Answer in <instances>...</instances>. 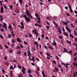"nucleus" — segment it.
<instances>
[{
    "instance_id": "nucleus-19",
    "label": "nucleus",
    "mask_w": 77,
    "mask_h": 77,
    "mask_svg": "<svg viewBox=\"0 0 77 77\" xmlns=\"http://www.w3.org/2000/svg\"><path fill=\"white\" fill-rule=\"evenodd\" d=\"M69 36H70V37L72 38V39H73L74 38V36H73L72 35L70 34Z\"/></svg>"
},
{
    "instance_id": "nucleus-5",
    "label": "nucleus",
    "mask_w": 77,
    "mask_h": 77,
    "mask_svg": "<svg viewBox=\"0 0 77 77\" xmlns=\"http://www.w3.org/2000/svg\"><path fill=\"white\" fill-rule=\"evenodd\" d=\"M58 32H59V33H60V34H61V33H62V31H61L60 30V28H58Z\"/></svg>"
},
{
    "instance_id": "nucleus-40",
    "label": "nucleus",
    "mask_w": 77,
    "mask_h": 77,
    "mask_svg": "<svg viewBox=\"0 0 77 77\" xmlns=\"http://www.w3.org/2000/svg\"><path fill=\"white\" fill-rule=\"evenodd\" d=\"M46 28L48 29H50V26H46Z\"/></svg>"
},
{
    "instance_id": "nucleus-45",
    "label": "nucleus",
    "mask_w": 77,
    "mask_h": 77,
    "mask_svg": "<svg viewBox=\"0 0 77 77\" xmlns=\"http://www.w3.org/2000/svg\"><path fill=\"white\" fill-rule=\"evenodd\" d=\"M48 47L49 48H51V50H53V48L51 46H49Z\"/></svg>"
},
{
    "instance_id": "nucleus-22",
    "label": "nucleus",
    "mask_w": 77,
    "mask_h": 77,
    "mask_svg": "<svg viewBox=\"0 0 77 77\" xmlns=\"http://www.w3.org/2000/svg\"><path fill=\"white\" fill-rule=\"evenodd\" d=\"M54 23L55 25H56V26H59V25L58 24H57L55 22H54Z\"/></svg>"
},
{
    "instance_id": "nucleus-14",
    "label": "nucleus",
    "mask_w": 77,
    "mask_h": 77,
    "mask_svg": "<svg viewBox=\"0 0 77 77\" xmlns=\"http://www.w3.org/2000/svg\"><path fill=\"white\" fill-rule=\"evenodd\" d=\"M55 70H56V71H59V69H58L57 67H55Z\"/></svg>"
},
{
    "instance_id": "nucleus-61",
    "label": "nucleus",
    "mask_w": 77,
    "mask_h": 77,
    "mask_svg": "<svg viewBox=\"0 0 77 77\" xmlns=\"http://www.w3.org/2000/svg\"><path fill=\"white\" fill-rule=\"evenodd\" d=\"M1 31H2V32H3L4 31V30H3V28H2L1 29Z\"/></svg>"
},
{
    "instance_id": "nucleus-18",
    "label": "nucleus",
    "mask_w": 77,
    "mask_h": 77,
    "mask_svg": "<svg viewBox=\"0 0 77 77\" xmlns=\"http://www.w3.org/2000/svg\"><path fill=\"white\" fill-rule=\"evenodd\" d=\"M16 48L17 49H20V48H21L19 46H16Z\"/></svg>"
},
{
    "instance_id": "nucleus-33",
    "label": "nucleus",
    "mask_w": 77,
    "mask_h": 77,
    "mask_svg": "<svg viewBox=\"0 0 77 77\" xmlns=\"http://www.w3.org/2000/svg\"><path fill=\"white\" fill-rule=\"evenodd\" d=\"M71 26H72V27H73V28H74V27H75L74 26V25H73V24H71Z\"/></svg>"
},
{
    "instance_id": "nucleus-44",
    "label": "nucleus",
    "mask_w": 77,
    "mask_h": 77,
    "mask_svg": "<svg viewBox=\"0 0 77 77\" xmlns=\"http://www.w3.org/2000/svg\"><path fill=\"white\" fill-rule=\"evenodd\" d=\"M21 28H22V29H24V25L21 26Z\"/></svg>"
},
{
    "instance_id": "nucleus-1",
    "label": "nucleus",
    "mask_w": 77,
    "mask_h": 77,
    "mask_svg": "<svg viewBox=\"0 0 77 77\" xmlns=\"http://www.w3.org/2000/svg\"><path fill=\"white\" fill-rule=\"evenodd\" d=\"M21 17L23 18H25L26 21L28 22H30V19L29 18L27 17L25 15H21Z\"/></svg>"
},
{
    "instance_id": "nucleus-32",
    "label": "nucleus",
    "mask_w": 77,
    "mask_h": 77,
    "mask_svg": "<svg viewBox=\"0 0 77 77\" xmlns=\"http://www.w3.org/2000/svg\"><path fill=\"white\" fill-rule=\"evenodd\" d=\"M15 11L16 12V13H18V12H19V10H15Z\"/></svg>"
},
{
    "instance_id": "nucleus-58",
    "label": "nucleus",
    "mask_w": 77,
    "mask_h": 77,
    "mask_svg": "<svg viewBox=\"0 0 77 77\" xmlns=\"http://www.w3.org/2000/svg\"><path fill=\"white\" fill-rule=\"evenodd\" d=\"M23 70H26V68H25L23 66L22 67Z\"/></svg>"
},
{
    "instance_id": "nucleus-63",
    "label": "nucleus",
    "mask_w": 77,
    "mask_h": 77,
    "mask_svg": "<svg viewBox=\"0 0 77 77\" xmlns=\"http://www.w3.org/2000/svg\"><path fill=\"white\" fill-rule=\"evenodd\" d=\"M31 65H34L35 66V64L33 63H31Z\"/></svg>"
},
{
    "instance_id": "nucleus-8",
    "label": "nucleus",
    "mask_w": 77,
    "mask_h": 77,
    "mask_svg": "<svg viewBox=\"0 0 77 77\" xmlns=\"http://www.w3.org/2000/svg\"><path fill=\"white\" fill-rule=\"evenodd\" d=\"M27 52L28 53H27V55L28 56H31V54H30V52L28 51H27Z\"/></svg>"
},
{
    "instance_id": "nucleus-2",
    "label": "nucleus",
    "mask_w": 77,
    "mask_h": 77,
    "mask_svg": "<svg viewBox=\"0 0 77 77\" xmlns=\"http://www.w3.org/2000/svg\"><path fill=\"white\" fill-rule=\"evenodd\" d=\"M3 24L4 26H2L3 25L2 24H0V29H1V26H2V27H5V29H6V30H8V29H7V25H6V23H3Z\"/></svg>"
},
{
    "instance_id": "nucleus-36",
    "label": "nucleus",
    "mask_w": 77,
    "mask_h": 77,
    "mask_svg": "<svg viewBox=\"0 0 77 77\" xmlns=\"http://www.w3.org/2000/svg\"><path fill=\"white\" fill-rule=\"evenodd\" d=\"M38 23H39V24H40V23H41V20H38Z\"/></svg>"
},
{
    "instance_id": "nucleus-25",
    "label": "nucleus",
    "mask_w": 77,
    "mask_h": 77,
    "mask_svg": "<svg viewBox=\"0 0 77 77\" xmlns=\"http://www.w3.org/2000/svg\"><path fill=\"white\" fill-rule=\"evenodd\" d=\"M59 38L62 39H63V37H62V36L60 35L59 36Z\"/></svg>"
},
{
    "instance_id": "nucleus-17",
    "label": "nucleus",
    "mask_w": 77,
    "mask_h": 77,
    "mask_svg": "<svg viewBox=\"0 0 77 77\" xmlns=\"http://www.w3.org/2000/svg\"><path fill=\"white\" fill-rule=\"evenodd\" d=\"M32 32H33L34 34H35L38 33L36 32V31H35V30H33Z\"/></svg>"
},
{
    "instance_id": "nucleus-16",
    "label": "nucleus",
    "mask_w": 77,
    "mask_h": 77,
    "mask_svg": "<svg viewBox=\"0 0 77 77\" xmlns=\"http://www.w3.org/2000/svg\"><path fill=\"white\" fill-rule=\"evenodd\" d=\"M10 69H14V68L13 67V66H11L10 68Z\"/></svg>"
},
{
    "instance_id": "nucleus-29",
    "label": "nucleus",
    "mask_w": 77,
    "mask_h": 77,
    "mask_svg": "<svg viewBox=\"0 0 77 77\" xmlns=\"http://www.w3.org/2000/svg\"><path fill=\"white\" fill-rule=\"evenodd\" d=\"M28 70L29 71H27L28 73H30L31 72V70H30L29 69Z\"/></svg>"
},
{
    "instance_id": "nucleus-23",
    "label": "nucleus",
    "mask_w": 77,
    "mask_h": 77,
    "mask_svg": "<svg viewBox=\"0 0 77 77\" xmlns=\"http://www.w3.org/2000/svg\"><path fill=\"white\" fill-rule=\"evenodd\" d=\"M74 32L75 35L76 36H77V32H76V31H74Z\"/></svg>"
},
{
    "instance_id": "nucleus-13",
    "label": "nucleus",
    "mask_w": 77,
    "mask_h": 77,
    "mask_svg": "<svg viewBox=\"0 0 77 77\" xmlns=\"http://www.w3.org/2000/svg\"><path fill=\"white\" fill-rule=\"evenodd\" d=\"M64 49V51H65V52H67V53H68V51H67V49H66V48H63Z\"/></svg>"
},
{
    "instance_id": "nucleus-51",
    "label": "nucleus",
    "mask_w": 77,
    "mask_h": 77,
    "mask_svg": "<svg viewBox=\"0 0 77 77\" xmlns=\"http://www.w3.org/2000/svg\"><path fill=\"white\" fill-rule=\"evenodd\" d=\"M35 35H36V38H37L38 37V36L39 35V34H38V33H36Z\"/></svg>"
},
{
    "instance_id": "nucleus-60",
    "label": "nucleus",
    "mask_w": 77,
    "mask_h": 77,
    "mask_svg": "<svg viewBox=\"0 0 77 77\" xmlns=\"http://www.w3.org/2000/svg\"><path fill=\"white\" fill-rule=\"evenodd\" d=\"M1 10H3V7H2L1 8Z\"/></svg>"
},
{
    "instance_id": "nucleus-64",
    "label": "nucleus",
    "mask_w": 77,
    "mask_h": 77,
    "mask_svg": "<svg viewBox=\"0 0 77 77\" xmlns=\"http://www.w3.org/2000/svg\"><path fill=\"white\" fill-rule=\"evenodd\" d=\"M20 24H21L22 26L24 25L23 23L22 22H21V23H20Z\"/></svg>"
},
{
    "instance_id": "nucleus-24",
    "label": "nucleus",
    "mask_w": 77,
    "mask_h": 77,
    "mask_svg": "<svg viewBox=\"0 0 77 77\" xmlns=\"http://www.w3.org/2000/svg\"><path fill=\"white\" fill-rule=\"evenodd\" d=\"M77 59V57H75L73 59V60H74L75 62V61H76V60Z\"/></svg>"
},
{
    "instance_id": "nucleus-34",
    "label": "nucleus",
    "mask_w": 77,
    "mask_h": 77,
    "mask_svg": "<svg viewBox=\"0 0 77 77\" xmlns=\"http://www.w3.org/2000/svg\"><path fill=\"white\" fill-rule=\"evenodd\" d=\"M46 18H47V19L48 20H51V18H50V17H46Z\"/></svg>"
},
{
    "instance_id": "nucleus-7",
    "label": "nucleus",
    "mask_w": 77,
    "mask_h": 77,
    "mask_svg": "<svg viewBox=\"0 0 77 77\" xmlns=\"http://www.w3.org/2000/svg\"><path fill=\"white\" fill-rule=\"evenodd\" d=\"M26 12L28 16H30V14L29 13V12L28 11V10H26Z\"/></svg>"
},
{
    "instance_id": "nucleus-15",
    "label": "nucleus",
    "mask_w": 77,
    "mask_h": 77,
    "mask_svg": "<svg viewBox=\"0 0 77 77\" xmlns=\"http://www.w3.org/2000/svg\"><path fill=\"white\" fill-rule=\"evenodd\" d=\"M9 52H10V53H13V51L12 50H9Z\"/></svg>"
},
{
    "instance_id": "nucleus-26",
    "label": "nucleus",
    "mask_w": 77,
    "mask_h": 77,
    "mask_svg": "<svg viewBox=\"0 0 77 77\" xmlns=\"http://www.w3.org/2000/svg\"><path fill=\"white\" fill-rule=\"evenodd\" d=\"M35 17H39V15L38 14L35 13Z\"/></svg>"
},
{
    "instance_id": "nucleus-21",
    "label": "nucleus",
    "mask_w": 77,
    "mask_h": 77,
    "mask_svg": "<svg viewBox=\"0 0 77 77\" xmlns=\"http://www.w3.org/2000/svg\"><path fill=\"white\" fill-rule=\"evenodd\" d=\"M34 43H35V44L37 45V46H39V45H38V43H37V42H35Z\"/></svg>"
},
{
    "instance_id": "nucleus-53",
    "label": "nucleus",
    "mask_w": 77,
    "mask_h": 77,
    "mask_svg": "<svg viewBox=\"0 0 77 77\" xmlns=\"http://www.w3.org/2000/svg\"><path fill=\"white\" fill-rule=\"evenodd\" d=\"M37 19L38 20H40V17H39V16H38V17H37Z\"/></svg>"
},
{
    "instance_id": "nucleus-38",
    "label": "nucleus",
    "mask_w": 77,
    "mask_h": 77,
    "mask_svg": "<svg viewBox=\"0 0 77 77\" xmlns=\"http://www.w3.org/2000/svg\"><path fill=\"white\" fill-rule=\"evenodd\" d=\"M14 45H15V44L14 43H13L12 45V47H14Z\"/></svg>"
},
{
    "instance_id": "nucleus-50",
    "label": "nucleus",
    "mask_w": 77,
    "mask_h": 77,
    "mask_svg": "<svg viewBox=\"0 0 77 77\" xmlns=\"http://www.w3.org/2000/svg\"><path fill=\"white\" fill-rule=\"evenodd\" d=\"M70 11L71 13H72L73 12V11H72V10L71 9H70Z\"/></svg>"
},
{
    "instance_id": "nucleus-52",
    "label": "nucleus",
    "mask_w": 77,
    "mask_h": 77,
    "mask_svg": "<svg viewBox=\"0 0 77 77\" xmlns=\"http://www.w3.org/2000/svg\"><path fill=\"white\" fill-rule=\"evenodd\" d=\"M42 37L43 38H44V35L43 34H42Z\"/></svg>"
},
{
    "instance_id": "nucleus-43",
    "label": "nucleus",
    "mask_w": 77,
    "mask_h": 77,
    "mask_svg": "<svg viewBox=\"0 0 77 77\" xmlns=\"http://www.w3.org/2000/svg\"><path fill=\"white\" fill-rule=\"evenodd\" d=\"M29 77H33V76H32V75H31L30 74H29Z\"/></svg>"
},
{
    "instance_id": "nucleus-37",
    "label": "nucleus",
    "mask_w": 77,
    "mask_h": 77,
    "mask_svg": "<svg viewBox=\"0 0 77 77\" xmlns=\"http://www.w3.org/2000/svg\"><path fill=\"white\" fill-rule=\"evenodd\" d=\"M12 8H13V6H12V5H10V9H12Z\"/></svg>"
},
{
    "instance_id": "nucleus-4",
    "label": "nucleus",
    "mask_w": 77,
    "mask_h": 77,
    "mask_svg": "<svg viewBox=\"0 0 77 77\" xmlns=\"http://www.w3.org/2000/svg\"><path fill=\"white\" fill-rule=\"evenodd\" d=\"M11 36L13 37H14V36H15V33H14V32H13V31H11Z\"/></svg>"
},
{
    "instance_id": "nucleus-9",
    "label": "nucleus",
    "mask_w": 77,
    "mask_h": 77,
    "mask_svg": "<svg viewBox=\"0 0 77 77\" xmlns=\"http://www.w3.org/2000/svg\"><path fill=\"white\" fill-rule=\"evenodd\" d=\"M17 41H18V42L19 43H20V42H21V40H20V39H19V38H17Z\"/></svg>"
},
{
    "instance_id": "nucleus-3",
    "label": "nucleus",
    "mask_w": 77,
    "mask_h": 77,
    "mask_svg": "<svg viewBox=\"0 0 77 77\" xmlns=\"http://www.w3.org/2000/svg\"><path fill=\"white\" fill-rule=\"evenodd\" d=\"M66 29H67V30H68V31H69V32H69V33H71V30H70V29H69V28H68V27H67V26H66Z\"/></svg>"
},
{
    "instance_id": "nucleus-20",
    "label": "nucleus",
    "mask_w": 77,
    "mask_h": 77,
    "mask_svg": "<svg viewBox=\"0 0 77 77\" xmlns=\"http://www.w3.org/2000/svg\"><path fill=\"white\" fill-rule=\"evenodd\" d=\"M66 42L68 43H69V44H71V42H70L68 40H66Z\"/></svg>"
},
{
    "instance_id": "nucleus-47",
    "label": "nucleus",
    "mask_w": 77,
    "mask_h": 77,
    "mask_svg": "<svg viewBox=\"0 0 77 77\" xmlns=\"http://www.w3.org/2000/svg\"><path fill=\"white\" fill-rule=\"evenodd\" d=\"M1 12L2 14H3V13L4 12V11H3V10H1Z\"/></svg>"
},
{
    "instance_id": "nucleus-48",
    "label": "nucleus",
    "mask_w": 77,
    "mask_h": 77,
    "mask_svg": "<svg viewBox=\"0 0 77 77\" xmlns=\"http://www.w3.org/2000/svg\"><path fill=\"white\" fill-rule=\"evenodd\" d=\"M3 7L4 8H5V9H7V6L5 5H4Z\"/></svg>"
},
{
    "instance_id": "nucleus-12",
    "label": "nucleus",
    "mask_w": 77,
    "mask_h": 77,
    "mask_svg": "<svg viewBox=\"0 0 77 77\" xmlns=\"http://www.w3.org/2000/svg\"><path fill=\"white\" fill-rule=\"evenodd\" d=\"M19 2L21 5L23 4V0H19Z\"/></svg>"
},
{
    "instance_id": "nucleus-30",
    "label": "nucleus",
    "mask_w": 77,
    "mask_h": 77,
    "mask_svg": "<svg viewBox=\"0 0 77 77\" xmlns=\"http://www.w3.org/2000/svg\"><path fill=\"white\" fill-rule=\"evenodd\" d=\"M52 63H54V64H56V61L55 60H54L53 61Z\"/></svg>"
},
{
    "instance_id": "nucleus-10",
    "label": "nucleus",
    "mask_w": 77,
    "mask_h": 77,
    "mask_svg": "<svg viewBox=\"0 0 77 77\" xmlns=\"http://www.w3.org/2000/svg\"><path fill=\"white\" fill-rule=\"evenodd\" d=\"M17 54H21V51H18L16 52Z\"/></svg>"
},
{
    "instance_id": "nucleus-56",
    "label": "nucleus",
    "mask_w": 77,
    "mask_h": 77,
    "mask_svg": "<svg viewBox=\"0 0 77 77\" xmlns=\"http://www.w3.org/2000/svg\"><path fill=\"white\" fill-rule=\"evenodd\" d=\"M65 8L66 9H68V7H65Z\"/></svg>"
},
{
    "instance_id": "nucleus-55",
    "label": "nucleus",
    "mask_w": 77,
    "mask_h": 77,
    "mask_svg": "<svg viewBox=\"0 0 77 77\" xmlns=\"http://www.w3.org/2000/svg\"><path fill=\"white\" fill-rule=\"evenodd\" d=\"M77 53H75L74 54V56H76V55H77Z\"/></svg>"
},
{
    "instance_id": "nucleus-62",
    "label": "nucleus",
    "mask_w": 77,
    "mask_h": 77,
    "mask_svg": "<svg viewBox=\"0 0 77 77\" xmlns=\"http://www.w3.org/2000/svg\"><path fill=\"white\" fill-rule=\"evenodd\" d=\"M24 44H26V45H27V43L26 42H24Z\"/></svg>"
},
{
    "instance_id": "nucleus-49",
    "label": "nucleus",
    "mask_w": 77,
    "mask_h": 77,
    "mask_svg": "<svg viewBox=\"0 0 77 77\" xmlns=\"http://www.w3.org/2000/svg\"><path fill=\"white\" fill-rule=\"evenodd\" d=\"M10 73L11 75H12V71H11Z\"/></svg>"
},
{
    "instance_id": "nucleus-27",
    "label": "nucleus",
    "mask_w": 77,
    "mask_h": 77,
    "mask_svg": "<svg viewBox=\"0 0 77 77\" xmlns=\"http://www.w3.org/2000/svg\"><path fill=\"white\" fill-rule=\"evenodd\" d=\"M15 40L14 39H12V43H15Z\"/></svg>"
},
{
    "instance_id": "nucleus-46",
    "label": "nucleus",
    "mask_w": 77,
    "mask_h": 77,
    "mask_svg": "<svg viewBox=\"0 0 77 77\" xmlns=\"http://www.w3.org/2000/svg\"><path fill=\"white\" fill-rule=\"evenodd\" d=\"M24 56H27V54L26 53V52H25L24 53Z\"/></svg>"
},
{
    "instance_id": "nucleus-59",
    "label": "nucleus",
    "mask_w": 77,
    "mask_h": 77,
    "mask_svg": "<svg viewBox=\"0 0 77 77\" xmlns=\"http://www.w3.org/2000/svg\"><path fill=\"white\" fill-rule=\"evenodd\" d=\"M42 74L43 75H44V74H45L44 72H43V71H42Z\"/></svg>"
},
{
    "instance_id": "nucleus-39",
    "label": "nucleus",
    "mask_w": 77,
    "mask_h": 77,
    "mask_svg": "<svg viewBox=\"0 0 77 77\" xmlns=\"http://www.w3.org/2000/svg\"><path fill=\"white\" fill-rule=\"evenodd\" d=\"M13 62H17V60L16 59H14V60H13Z\"/></svg>"
},
{
    "instance_id": "nucleus-41",
    "label": "nucleus",
    "mask_w": 77,
    "mask_h": 77,
    "mask_svg": "<svg viewBox=\"0 0 77 77\" xmlns=\"http://www.w3.org/2000/svg\"><path fill=\"white\" fill-rule=\"evenodd\" d=\"M0 4H1V6H3V5H2V1H0Z\"/></svg>"
},
{
    "instance_id": "nucleus-11",
    "label": "nucleus",
    "mask_w": 77,
    "mask_h": 77,
    "mask_svg": "<svg viewBox=\"0 0 77 77\" xmlns=\"http://www.w3.org/2000/svg\"><path fill=\"white\" fill-rule=\"evenodd\" d=\"M64 34L66 36H68V34L66 32H64Z\"/></svg>"
},
{
    "instance_id": "nucleus-57",
    "label": "nucleus",
    "mask_w": 77,
    "mask_h": 77,
    "mask_svg": "<svg viewBox=\"0 0 77 77\" xmlns=\"http://www.w3.org/2000/svg\"><path fill=\"white\" fill-rule=\"evenodd\" d=\"M18 68L21 69V66H18Z\"/></svg>"
},
{
    "instance_id": "nucleus-31",
    "label": "nucleus",
    "mask_w": 77,
    "mask_h": 77,
    "mask_svg": "<svg viewBox=\"0 0 77 77\" xmlns=\"http://www.w3.org/2000/svg\"><path fill=\"white\" fill-rule=\"evenodd\" d=\"M0 37L2 38V39H3V36L2 35L0 34Z\"/></svg>"
},
{
    "instance_id": "nucleus-35",
    "label": "nucleus",
    "mask_w": 77,
    "mask_h": 77,
    "mask_svg": "<svg viewBox=\"0 0 77 77\" xmlns=\"http://www.w3.org/2000/svg\"><path fill=\"white\" fill-rule=\"evenodd\" d=\"M8 36L9 38H11V34H8Z\"/></svg>"
},
{
    "instance_id": "nucleus-28",
    "label": "nucleus",
    "mask_w": 77,
    "mask_h": 77,
    "mask_svg": "<svg viewBox=\"0 0 77 77\" xmlns=\"http://www.w3.org/2000/svg\"><path fill=\"white\" fill-rule=\"evenodd\" d=\"M70 5V3H69V4H68V5H69V8L70 9H71V6H70V5Z\"/></svg>"
},
{
    "instance_id": "nucleus-6",
    "label": "nucleus",
    "mask_w": 77,
    "mask_h": 77,
    "mask_svg": "<svg viewBox=\"0 0 77 77\" xmlns=\"http://www.w3.org/2000/svg\"><path fill=\"white\" fill-rule=\"evenodd\" d=\"M52 44L53 45H55V46H56V45H57V44H56V42L54 41H53V43H52Z\"/></svg>"
},
{
    "instance_id": "nucleus-42",
    "label": "nucleus",
    "mask_w": 77,
    "mask_h": 77,
    "mask_svg": "<svg viewBox=\"0 0 77 77\" xmlns=\"http://www.w3.org/2000/svg\"><path fill=\"white\" fill-rule=\"evenodd\" d=\"M25 70H22V72L23 74H24V73H25Z\"/></svg>"
},
{
    "instance_id": "nucleus-54",
    "label": "nucleus",
    "mask_w": 77,
    "mask_h": 77,
    "mask_svg": "<svg viewBox=\"0 0 77 77\" xmlns=\"http://www.w3.org/2000/svg\"><path fill=\"white\" fill-rule=\"evenodd\" d=\"M35 26H38V23H35Z\"/></svg>"
}]
</instances>
